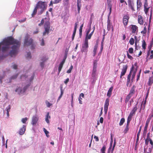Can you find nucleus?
<instances>
[{
	"label": "nucleus",
	"instance_id": "nucleus-1",
	"mask_svg": "<svg viewBox=\"0 0 153 153\" xmlns=\"http://www.w3.org/2000/svg\"><path fill=\"white\" fill-rule=\"evenodd\" d=\"M44 23V28L45 30L43 32V36H45L46 35H48L50 29V19L49 18H45L42 19L41 23L39 24V26H41Z\"/></svg>",
	"mask_w": 153,
	"mask_h": 153
},
{
	"label": "nucleus",
	"instance_id": "nucleus-2",
	"mask_svg": "<svg viewBox=\"0 0 153 153\" xmlns=\"http://www.w3.org/2000/svg\"><path fill=\"white\" fill-rule=\"evenodd\" d=\"M36 7L39 9L38 14L41 15L45 10L47 7V4L46 2L39 1L36 4Z\"/></svg>",
	"mask_w": 153,
	"mask_h": 153
},
{
	"label": "nucleus",
	"instance_id": "nucleus-3",
	"mask_svg": "<svg viewBox=\"0 0 153 153\" xmlns=\"http://www.w3.org/2000/svg\"><path fill=\"white\" fill-rule=\"evenodd\" d=\"M88 40L87 39H85V40L82 45V48L81 49V52L82 53H87L88 51Z\"/></svg>",
	"mask_w": 153,
	"mask_h": 153
},
{
	"label": "nucleus",
	"instance_id": "nucleus-4",
	"mask_svg": "<svg viewBox=\"0 0 153 153\" xmlns=\"http://www.w3.org/2000/svg\"><path fill=\"white\" fill-rule=\"evenodd\" d=\"M144 11L146 14H147L149 9L150 10V18L151 17L152 14V8L150 7H149L147 0H145V2L144 5Z\"/></svg>",
	"mask_w": 153,
	"mask_h": 153
},
{
	"label": "nucleus",
	"instance_id": "nucleus-5",
	"mask_svg": "<svg viewBox=\"0 0 153 153\" xmlns=\"http://www.w3.org/2000/svg\"><path fill=\"white\" fill-rule=\"evenodd\" d=\"M130 17L128 15L124 16L123 18V23L125 27H126L127 25Z\"/></svg>",
	"mask_w": 153,
	"mask_h": 153
},
{
	"label": "nucleus",
	"instance_id": "nucleus-6",
	"mask_svg": "<svg viewBox=\"0 0 153 153\" xmlns=\"http://www.w3.org/2000/svg\"><path fill=\"white\" fill-rule=\"evenodd\" d=\"M130 30L131 31L132 33H137L138 31V27L137 26L131 25L130 26Z\"/></svg>",
	"mask_w": 153,
	"mask_h": 153
},
{
	"label": "nucleus",
	"instance_id": "nucleus-7",
	"mask_svg": "<svg viewBox=\"0 0 153 153\" xmlns=\"http://www.w3.org/2000/svg\"><path fill=\"white\" fill-rule=\"evenodd\" d=\"M33 43V40L32 39H29L28 38L26 37L24 41V45L26 46H29L31 45Z\"/></svg>",
	"mask_w": 153,
	"mask_h": 153
},
{
	"label": "nucleus",
	"instance_id": "nucleus-8",
	"mask_svg": "<svg viewBox=\"0 0 153 153\" xmlns=\"http://www.w3.org/2000/svg\"><path fill=\"white\" fill-rule=\"evenodd\" d=\"M128 3L129 7L131 8L132 11H134L135 10L134 7V0H128Z\"/></svg>",
	"mask_w": 153,
	"mask_h": 153
},
{
	"label": "nucleus",
	"instance_id": "nucleus-9",
	"mask_svg": "<svg viewBox=\"0 0 153 153\" xmlns=\"http://www.w3.org/2000/svg\"><path fill=\"white\" fill-rule=\"evenodd\" d=\"M107 30L109 31L111 30V29L112 30V32L114 31V28L112 26V24L110 20L108 18L107 20Z\"/></svg>",
	"mask_w": 153,
	"mask_h": 153
},
{
	"label": "nucleus",
	"instance_id": "nucleus-10",
	"mask_svg": "<svg viewBox=\"0 0 153 153\" xmlns=\"http://www.w3.org/2000/svg\"><path fill=\"white\" fill-rule=\"evenodd\" d=\"M109 99L108 98H107L106 99L105 103L104 110L105 114H106L107 112L108 106L109 105Z\"/></svg>",
	"mask_w": 153,
	"mask_h": 153
},
{
	"label": "nucleus",
	"instance_id": "nucleus-11",
	"mask_svg": "<svg viewBox=\"0 0 153 153\" xmlns=\"http://www.w3.org/2000/svg\"><path fill=\"white\" fill-rule=\"evenodd\" d=\"M128 68V66L127 65H124L123 66V68L122 69V71L120 75V78H122V76H124Z\"/></svg>",
	"mask_w": 153,
	"mask_h": 153
},
{
	"label": "nucleus",
	"instance_id": "nucleus-12",
	"mask_svg": "<svg viewBox=\"0 0 153 153\" xmlns=\"http://www.w3.org/2000/svg\"><path fill=\"white\" fill-rule=\"evenodd\" d=\"M38 120V118L36 115L33 116L32 118L31 124L33 125H35Z\"/></svg>",
	"mask_w": 153,
	"mask_h": 153
},
{
	"label": "nucleus",
	"instance_id": "nucleus-13",
	"mask_svg": "<svg viewBox=\"0 0 153 153\" xmlns=\"http://www.w3.org/2000/svg\"><path fill=\"white\" fill-rule=\"evenodd\" d=\"M26 126L23 125L22 128H21L19 131V133L21 135H22L24 134L26 130Z\"/></svg>",
	"mask_w": 153,
	"mask_h": 153
},
{
	"label": "nucleus",
	"instance_id": "nucleus-14",
	"mask_svg": "<svg viewBox=\"0 0 153 153\" xmlns=\"http://www.w3.org/2000/svg\"><path fill=\"white\" fill-rule=\"evenodd\" d=\"M137 103H138V102H137V103L135 105V107L133 108L130 114L133 116V115L134 114H135V113L136 111H137Z\"/></svg>",
	"mask_w": 153,
	"mask_h": 153
},
{
	"label": "nucleus",
	"instance_id": "nucleus-15",
	"mask_svg": "<svg viewBox=\"0 0 153 153\" xmlns=\"http://www.w3.org/2000/svg\"><path fill=\"white\" fill-rule=\"evenodd\" d=\"M153 83V75L149 78L148 84L149 86H151Z\"/></svg>",
	"mask_w": 153,
	"mask_h": 153
},
{
	"label": "nucleus",
	"instance_id": "nucleus-16",
	"mask_svg": "<svg viewBox=\"0 0 153 153\" xmlns=\"http://www.w3.org/2000/svg\"><path fill=\"white\" fill-rule=\"evenodd\" d=\"M134 65L135 67H136V68H135V70L134 71V72H133V74L132 75L131 80H132L133 79H134L135 77V74H136V72L137 71V63H135V64H134Z\"/></svg>",
	"mask_w": 153,
	"mask_h": 153
},
{
	"label": "nucleus",
	"instance_id": "nucleus-17",
	"mask_svg": "<svg viewBox=\"0 0 153 153\" xmlns=\"http://www.w3.org/2000/svg\"><path fill=\"white\" fill-rule=\"evenodd\" d=\"M113 89V87H111L109 89L107 94V96L108 97H111Z\"/></svg>",
	"mask_w": 153,
	"mask_h": 153
},
{
	"label": "nucleus",
	"instance_id": "nucleus-18",
	"mask_svg": "<svg viewBox=\"0 0 153 153\" xmlns=\"http://www.w3.org/2000/svg\"><path fill=\"white\" fill-rule=\"evenodd\" d=\"M135 92V87L134 86H133L131 88L130 91L129 93L128 94H130V95H131V96H132L133 94H134Z\"/></svg>",
	"mask_w": 153,
	"mask_h": 153
},
{
	"label": "nucleus",
	"instance_id": "nucleus-19",
	"mask_svg": "<svg viewBox=\"0 0 153 153\" xmlns=\"http://www.w3.org/2000/svg\"><path fill=\"white\" fill-rule=\"evenodd\" d=\"M49 112H47V114L46 116L45 117V121L48 123H49V119L51 118V116L49 115Z\"/></svg>",
	"mask_w": 153,
	"mask_h": 153
},
{
	"label": "nucleus",
	"instance_id": "nucleus-20",
	"mask_svg": "<svg viewBox=\"0 0 153 153\" xmlns=\"http://www.w3.org/2000/svg\"><path fill=\"white\" fill-rule=\"evenodd\" d=\"M131 74L130 72L129 74L128 75L127 78V82L126 85L128 86L130 81V79L131 76Z\"/></svg>",
	"mask_w": 153,
	"mask_h": 153
},
{
	"label": "nucleus",
	"instance_id": "nucleus-21",
	"mask_svg": "<svg viewBox=\"0 0 153 153\" xmlns=\"http://www.w3.org/2000/svg\"><path fill=\"white\" fill-rule=\"evenodd\" d=\"M137 8L138 10L139 9H140L142 4L140 0H137Z\"/></svg>",
	"mask_w": 153,
	"mask_h": 153
},
{
	"label": "nucleus",
	"instance_id": "nucleus-22",
	"mask_svg": "<svg viewBox=\"0 0 153 153\" xmlns=\"http://www.w3.org/2000/svg\"><path fill=\"white\" fill-rule=\"evenodd\" d=\"M138 22L140 25H143V23L142 17L141 16H138Z\"/></svg>",
	"mask_w": 153,
	"mask_h": 153
},
{
	"label": "nucleus",
	"instance_id": "nucleus-23",
	"mask_svg": "<svg viewBox=\"0 0 153 153\" xmlns=\"http://www.w3.org/2000/svg\"><path fill=\"white\" fill-rule=\"evenodd\" d=\"M98 44H96L95 46H94V50H93V56H94L96 54V52L98 48Z\"/></svg>",
	"mask_w": 153,
	"mask_h": 153
},
{
	"label": "nucleus",
	"instance_id": "nucleus-24",
	"mask_svg": "<svg viewBox=\"0 0 153 153\" xmlns=\"http://www.w3.org/2000/svg\"><path fill=\"white\" fill-rule=\"evenodd\" d=\"M64 62H61V63L59 65V68H58V72H59V74L60 73V72L61 70H62V69L63 67V64H64Z\"/></svg>",
	"mask_w": 153,
	"mask_h": 153
},
{
	"label": "nucleus",
	"instance_id": "nucleus-25",
	"mask_svg": "<svg viewBox=\"0 0 153 153\" xmlns=\"http://www.w3.org/2000/svg\"><path fill=\"white\" fill-rule=\"evenodd\" d=\"M37 8L35 7L32 13L31 14L32 17H33L36 15L37 12Z\"/></svg>",
	"mask_w": 153,
	"mask_h": 153
},
{
	"label": "nucleus",
	"instance_id": "nucleus-26",
	"mask_svg": "<svg viewBox=\"0 0 153 153\" xmlns=\"http://www.w3.org/2000/svg\"><path fill=\"white\" fill-rule=\"evenodd\" d=\"M131 95H130V94H128L126 97L125 100V102L126 104L129 101L131 97Z\"/></svg>",
	"mask_w": 153,
	"mask_h": 153
},
{
	"label": "nucleus",
	"instance_id": "nucleus-27",
	"mask_svg": "<svg viewBox=\"0 0 153 153\" xmlns=\"http://www.w3.org/2000/svg\"><path fill=\"white\" fill-rule=\"evenodd\" d=\"M91 30V26L89 28L88 30H86V36L85 38V39H87V38L88 36L89 35V33H90Z\"/></svg>",
	"mask_w": 153,
	"mask_h": 153
},
{
	"label": "nucleus",
	"instance_id": "nucleus-28",
	"mask_svg": "<svg viewBox=\"0 0 153 153\" xmlns=\"http://www.w3.org/2000/svg\"><path fill=\"white\" fill-rule=\"evenodd\" d=\"M147 54L150 55V56L149 57V59H152V58H153V50L151 51L150 52H149V51H148Z\"/></svg>",
	"mask_w": 153,
	"mask_h": 153
},
{
	"label": "nucleus",
	"instance_id": "nucleus-29",
	"mask_svg": "<svg viewBox=\"0 0 153 153\" xmlns=\"http://www.w3.org/2000/svg\"><path fill=\"white\" fill-rule=\"evenodd\" d=\"M143 102H142V103L141 104V108H140V110L141 111V108H142V105H143V109H144L145 108V105H146V99H145V100L144 101V102L143 103Z\"/></svg>",
	"mask_w": 153,
	"mask_h": 153
},
{
	"label": "nucleus",
	"instance_id": "nucleus-30",
	"mask_svg": "<svg viewBox=\"0 0 153 153\" xmlns=\"http://www.w3.org/2000/svg\"><path fill=\"white\" fill-rule=\"evenodd\" d=\"M96 66L93 67L92 73V75L93 76H94L96 74Z\"/></svg>",
	"mask_w": 153,
	"mask_h": 153
},
{
	"label": "nucleus",
	"instance_id": "nucleus-31",
	"mask_svg": "<svg viewBox=\"0 0 153 153\" xmlns=\"http://www.w3.org/2000/svg\"><path fill=\"white\" fill-rule=\"evenodd\" d=\"M94 28L93 30V31L88 36L87 38V39L88 40V39H91V38L92 36V35L94 31Z\"/></svg>",
	"mask_w": 153,
	"mask_h": 153
},
{
	"label": "nucleus",
	"instance_id": "nucleus-32",
	"mask_svg": "<svg viewBox=\"0 0 153 153\" xmlns=\"http://www.w3.org/2000/svg\"><path fill=\"white\" fill-rule=\"evenodd\" d=\"M106 146L105 145H104L101 149L100 151L101 153H105L106 150Z\"/></svg>",
	"mask_w": 153,
	"mask_h": 153
},
{
	"label": "nucleus",
	"instance_id": "nucleus-33",
	"mask_svg": "<svg viewBox=\"0 0 153 153\" xmlns=\"http://www.w3.org/2000/svg\"><path fill=\"white\" fill-rule=\"evenodd\" d=\"M125 121V119L124 118H122L121 119L120 122L119 123V125L120 126L122 125L123 124V123H124Z\"/></svg>",
	"mask_w": 153,
	"mask_h": 153
},
{
	"label": "nucleus",
	"instance_id": "nucleus-34",
	"mask_svg": "<svg viewBox=\"0 0 153 153\" xmlns=\"http://www.w3.org/2000/svg\"><path fill=\"white\" fill-rule=\"evenodd\" d=\"M129 126L126 125V127L124 130L123 132L125 134H126L129 129Z\"/></svg>",
	"mask_w": 153,
	"mask_h": 153
},
{
	"label": "nucleus",
	"instance_id": "nucleus-35",
	"mask_svg": "<svg viewBox=\"0 0 153 153\" xmlns=\"http://www.w3.org/2000/svg\"><path fill=\"white\" fill-rule=\"evenodd\" d=\"M142 42V48L143 49H145L146 48V42H145V40H143Z\"/></svg>",
	"mask_w": 153,
	"mask_h": 153
},
{
	"label": "nucleus",
	"instance_id": "nucleus-36",
	"mask_svg": "<svg viewBox=\"0 0 153 153\" xmlns=\"http://www.w3.org/2000/svg\"><path fill=\"white\" fill-rule=\"evenodd\" d=\"M134 38H132L130 39L129 42L131 45H132L134 44Z\"/></svg>",
	"mask_w": 153,
	"mask_h": 153
},
{
	"label": "nucleus",
	"instance_id": "nucleus-37",
	"mask_svg": "<svg viewBox=\"0 0 153 153\" xmlns=\"http://www.w3.org/2000/svg\"><path fill=\"white\" fill-rule=\"evenodd\" d=\"M43 130L44 132H45V134L46 136L48 137H49V136L48 135V134L49 133V132L45 128H43Z\"/></svg>",
	"mask_w": 153,
	"mask_h": 153
},
{
	"label": "nucleus",
	"instance_id": "nucleus-38",
	"mask_svg": "<svg viewBox=\"0 0 153 153\" xmlns=\"http://www.w3.org/2000/svg\"><path fill=\"white\" fill-rule=\"evenodd\" d=\"M141 129V126H140V128L139 131L138 132L137 134V140H138V139H139V136L140 135V134Z\"/></svg>",
	"mask_w": 153,
	"mask_h": 153
},
{
	"label": "nucleus",
	"instance_id": "nucleus-39",
	"mask_svg": "<svg viewBox=\"0 0 153 153\" xmlns=\"http://www.w3.org/2000/svg\"><path fill=\"white\" fill-rule=\"evenodd\" d=\"M73 68V66L71 65L69 69L67 71V73H70L71 72V70Z\"/></svg>",
	"mask_w": 153,
	"mask_h": 153
},
{
	"label": "nucleus",
	"instance_id": "nucleus-40",
	"mask_svg": "<svg viewBox=\"0 0 153 153\" xmlns=\"http://www.w3.org/2000/svg\"><path fill=\"white\" fill-rule=\"evenodd\" d=\"M146 27H145L144 28L143 30L141 31V33L143 34H145L146 33Z\"/></svg>",
	"mask_w": 153,
	"mask_h": 153
},
{
	"label": "nucleus",
	"instance_id": "nucleus-41",
	"mask_svg": "<svg viewBox=\"0 0 153 153\" xmlns=\"http://www.w3.org/2000/svg\"><path fill=\"white\" fill-rule=\"evenodd\" d=\"M27 120V118L26 117L23 118L22 119V122L24 123H25Z\"/></svg>",
	"mask_w": 153,
	"mask_h": 153
},
{
	"label": "nucleus",
	"instance_id": "nucleus-42",
	"mask_svg": "<svg viewBox=\"0 0 153 153\" xmlns=\"http://www.w3.org/2000/svg\"><path fill=\"white\" fill-rule=\"evenodd\" d=\"M134 49L132 48H129L128 51L130 53H132L133 52Z\"/></svg>",
	"mask_w": 153,
	"mask_h": 153
},
{
	"label": "nucleus",
	"instance_id": "nucleus-43",
	"mask_svg": "<svg viewBox=\"0 0 153 153\" xmlns=\"http://www.w3.org/2000/svg\"><path fill=\"white\" fill-rule=\"evenodd\" d=\"M60 88L61 91V93L63 94L64 90L63 89V85H60Z\"/></svg>",
	"mask_w": 153,
	"mask_h": 153
},
{
	"label": "nucleus",
	"instance_id": "nucleus-44",
	"mask_svg": "<svg viewBox=\"0 0 153 153\" xmlns=\"http://www.w3.org/2000/svg\"><path fill=\"white\" fill-rule=\"evenodd\" d=\"M30 53V52L27 53L26 57L27 59H30L31 58Z\"/></svg>",
	"mask_w": 153,
	"mask_h": 153
},
{
	"label": "nucleus",
	"instance_id": "nucleus-45",
	"mask_svg": "<svg viewBox=\"0 0 153 153\" xmlns=\"http://www.w3.org/2000/svg\"><path fill=\"white\" fill-rule=\"evenodd\" d=\"M77 6L78 8V13H79L82 5L81 4H77Z\"/></svg>",
	"mask_w": 153,
	"mask_h": 153
},
{
	"label": "nucleus",
	"instance_id": "nucleus-46",
	"mask_svg": "<svg viewBox=\"0 0 153 153\" xmlns=\"http://www.w3.org/2000/svg\"><path fill=\"white\" fill-rule=\"evenodd\" d=\"M18 76V74H16L15 75H13L11 78V79H15L17 78Z\"/></svg>",
	"mask_w": 153,
	"mask_h": 153
},
{
	"label": "nucleus",
	"instance_id": "nucleus-47",
	"mask_svg": "<svg viewBox=\"0 0 153 153\" xmlns=\"http://www.w3.org/2000/svg\"><path fill=\"white\" fill-rule=\"evenodd\" d=\"M48 59V58H46V56L43 57L41 59V60L43 62H45Z\"/></svg>",
	"mask_w": 153,
	"mask_h": 153
},
{
	"label": "nucleus",
	"instance_id": "nucleus-48",
	"mask_svg": "<svg viewBox=\"0 0 153 153\" xmlns=\"http://www.w3.org/2000/svg\"><path fill=\"white\" fill-rule=\"evenodd\" d=\"M127 56L128 57V59H129L131 60H132L133 59V57L131 55H130L128 52V51H127Z\"/></svg>",
	"mask_w": 153,
	"mask_h": 153
},
{
	"label": "nucleus",
	"instance_id": "nucleus-49",
	"mask_svg": "<svg viewBox=\"0 0 153 153\" xmlns=\"http://www.w3.org/2000/svg\"><path fill=\"white\" fill-rule=\"evenodd\" d=\"M67 53H65V55L64 59H63L62 61V62H63L64 64V63H65V60L67 58Z\"/></svg>",
	"mask_w": 153,
	"mask_h": 153
},
{
	"label": "nucleus",
	"instance_id": "nucleus-50",
	"mask_svg": "<svg viewBox=\"0 0 153 153\" xmlns=\"http://www.w3.org/2000/svg\"><path fill=\"white\" fill-rule=\"evenodd\" d=\"M10 108H11L10 105H9L8 106V107H7L6 108L7 112H9V111H10Z\"/></svg>",
	"mask_w": 153,
	"mask_h": 153
},
{
	"label": "nucleus",
	"instance_id": "nucleus-51",
	"mask_svg": "<svg viewBox=\"0 0 153 153\" xmlns=\"http://www.w3.org/2000/svg\"><path fill=\"white\" fill-rule=\"evenodd\" d=\"M108 3V7L109 8L110 13H111V10L112 8V5L110 4V3Z\"/></svg>",
	"mask_w": 153,
	"mask_h": 153
},
{
	"label": "nucleus",
	"instance_id": "nucleus-52",
	"mask_svg": "<svg viewBox=\"0 0 153 153\" xmlns=\"http://www.w3.org/2000/svg\"><path fill=\"white\" fill-rule=\"evenodd\" d=\"M148 127L145 126L143 132V134H146L147 132V130Z\"/></svg>",
	"mask_w": 153,
	"mask_h": 153
},
{
	"label": "nucleus",
	"instance_id": "nucleus-53",
	"mask_svg": "<svg viewBox=\"0 0 153 153\" xmlns=\"http://www.w3.org/2000/svg\"><path fill=\"white\" fill-rule=\"evenodd\" d=\"M76 31L74 30V32L72 35V40H73L74 39L75 34L76 33Z\"/></svg>",
	"mask_w": 153,
	"mask_h": 153
},
{
	"label": "nucleus",
	"instance_id": "nucleus-54",
	"mask_svg": "<svg viewBox=\"0 0 153 153\" xmlns=\"http://www.w3.org/2000/svg\"><path fill=\"white\" fill-rule=\"evenodd\" d=\"M133 115L129 114L127 118V120L131 121Z\"/></svg>",
	"mask_w": 153,
	"mask_h": 153
},
{
	"label": "nucleus",
	"instance_id": "nucleus-55",
	"mask_svg": "<svg viewBox=\"0 0 153 153\" xmlns=\"http://www.w3.org/2000/svg\"><path fill=\"white\" fill-rule=\"evenodd\" d=\"M61 1V0H54L53 1V4H57Z\"/></svg>",
	"mask_w": 153,
	"mask_h": 153
},
{
	"label": "nucleus",
	"instance_id": "nucleus-56",
	"mask_svg": "<svg viewBox=\"0 0 153 153\" xmlns=\"http://www.w3.org/2000/svg\"><path fill=\"white\" fill-rule=\"evenodd\" d=\"M135 69L134 67V65H132L131 68V71H130V72H131H131L132 71L134 72V71L135 70Z\"/></svg>",
	"mask_w": 153,
	"mask_h": 153
},
{
	"label": "nucleus",
	"instance_id": "nucleus-57",
	"mask_svg": "<svg viewBox=\"0 0 153 153\" xmlns=\"http://www.w3.org/2000/svg\"><path fill=\"white\" fill-rule=\"evenodd\" d=\"M153 117V113L152 112L150 114L148 118L151 120V118Z\"/></svg>",
	"mask_w": 153,
	"mask_h": 153
},
{
	"label": "nucleus",
	"instance_id": "nucleus-58",
	"mask_svg": "<svg viewBox=\"0 0 153 153\" xmlns=\"http://www.w3.org/2000/svg\"><path fill=\"white\" fill-rule=\"evenodd\" d=\"M141 71V70H140L139 72V74H138V75H137V81L138 79H139L140 77V75Z\"/></svg>",
	"mask_w": 153,
	"mask_h": 153
},
{
	"label": "nucleus",
	"instance_id": "nucleus-59",
	"mask_svg": "<svg viewBox=\"0 0 153 153\" xmlns=\"http://www.w3.org/2000/svg\"><path fill=\"white\" fill-rule=\"evenodd\" d=\"M78 22H76L75 24V26L74 28V30H76V29L77 27V25H78Z\"/></svg>",
	"mask_w": 153,
	"mask_h": 153
},
{
	"label": "nucleus",
	"instance_id": "nucleus-60",
	"mask_svg": "<svg viewBox=\"0 0 153 153\" xmlns=\"http://www.w3.org/2000/svg\"><path fill=\"white\" fill-rule=\"evenodd\" d=\"M13 68L15 69H16L17 68V65L16 64H14L12 66Z\"/></svg>",
	"mask_w": 153,
	"mask_h": 153
},
{
	"label": "nucleus",
	"instance_id": "nucleus-61",
	"mask_svg": "<svg viewBox=\"0 0 153 153\" xmlns=\"http://www.w3.org/2000/svg\"><path fill=\"white\" fill-rule=\"evenodd\" d=\"M45 45L44 41L43 39H42V42L41 43V45L42 46H44Z\"/></svg>",
	"mask_w": 153,
	"mask_h": 153
},
{
	"label": "nucleus",
	"instance_id": "nucleus-62",
	"mask_svg": "<svg viewBox=\"0 0 153 153\" xmlns=\"http://www.w3.org/2000/svg\"><path fill=\"white\" fill-rule=\"evenodd\" d=\"M146 139H147V140H149L151 139L150 138V133H149V132L147 134L146 138Z\"/></svg>",
	"mask_w": 153,
	"mask_h": 153
},
{
	"label": "nucleus",
	"instance_id": "nucleus-63",
	"mask_svg": "<svg viewBox=\"0 0 153 153\" xmlns=\"http://www.w3.org/2000/svg\"><path fill=\"white\" fill-rule=\"evenodd\" d=\"M46 105H47V106L48 107H49L52 104L51 103H50L49 102H48L46 103Z\"/></svg>",
	"mask_w": 153,
	"mask_h": 153
},
{
	"label": "nucleus",
	"instance_id": "nucleus-64",
	"mask_svg": "<svg viewBox=\"0 0 153 153\" xmlns=\"http://www.w3.org/2000/svg\"><path fill=\"white\" fill-rule=\"evenodd\" d=\"M69 79L68 78L65 79V81H64V82L65 84H67L68 82H69Z\"/></svg>",
	"mask_w": 153,
	"mask_h": 153
}]
</instances>
